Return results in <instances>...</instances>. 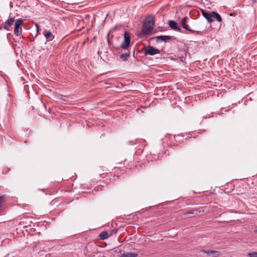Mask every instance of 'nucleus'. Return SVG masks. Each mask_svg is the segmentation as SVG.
<instances>
[{
    "mask_svg": "<svg viewBox=\"0 0 257 257\" xmlns=\"http://www.w3.org/2000/svg\"><path fill=\"white\" fill-rule=\"evenodd\" d=\"M23 20L21 19H17L15 22L14 29V34L15 35L18 36L20 35V32L22 31L21 28H20V26L23 24Z\"/></svg>",
    "mask_w": 257,
    "mask_h": 257,
    "instance_id": "nucleus-2",
    "label": "nucleus"
},
{
    "mask_svg": "<svg viewBox=\"0 0 257 257\" xmlns=\"http://www.w3.org/2000/svg\"><path fill=\"white\" fill-rule=\"evenodd\" d=\"M186 214H197V210H193V211H187V212L185 213Z\"/></svg>",
    "mask_w": 257,
    "mask_h": 257,
    "instance_id": "nucleus-17",
    "label": "nucleus"
},
{
    "mask_svg": "<svg viewBox=\"0 0 257 257\" xmlns=\"http://www.w3.org/2000/svg\"><path fill=\"white\" fill-rule=\"evenodd\" d=\"M160 53L159 49L152 46H149L145 50V54L150 55H154Z\"/></svg>",
    "mask_w": 257,
    "mask_h": 257,
    "instance_id": "nucleus-4",
    "label": "nucleus"
},
{
    "mask_svg": "<svg viewBox=\"0 0 257 257\" xmlns=\"http://www.w3.org/2000/svg\"><path fill=\"white\" fill-rule=\"evenodd\" d=\"M3 199V196H0V204L2 203Z\"/></svg>",
    "mask_w": 257,
    "mask_h": 257,
    "instance_id": "nucleus-19",
    "label": "nucleus"
},
{
    "mask_svg": "<svg viewBox=\"0 0 257 257\" xmlns=\"http://www.w3.org/2000/svg\"><path fill=\"white\" fill-rule=\"evenodd\" d=\"M185 29H186V30H187L188 31H189V32H190L191 33H195L196 34H198V35H201L202 34V32L201 31H194V30H191L189 26L186 24V25L184 26V27H183Z\"/></svg>",
    "mask_w": 257,
    "mask_h": 257,
    "instance_id": "nucleus-10",
    "label": "nucleus"
},
{
    "mask_svg": "<svg viewBox=\"0 0 257 257\" xmlns=\"http://www.w3.org/2000/svg\"><path fill=\"white\" fill-rule=\"evenodd\" d=\"M212 19L213 20L214 19L216 20L217 21L220 22L222 21L221 17L216 12H212Z\"/></svg>",
    "mask_w": 257,
    "mask_h": 257,
    "instance_id": "nucleus-12",
    "label": "nucleus"
},
{
    "mask_svg": "<svg viewBox=\"0 0 257 257\" xmlns=\"http://www.w3.org/2000/svg\"><path fill=\"white\" fill-rule=\"evenodd\" d=\"M44 34L47 41H52L54 38L52 33L50 31H46L44 32Z\"/></svg>",
    "mask_w": 257,
    "mask_h": 257,
    "instance_id": "nucleus-9",
    "label": "nucleus"
},
{
    "mask_svg": "<svg viewBox=\"0 0 257 257\" xmlns=\"http://www.w3.org/2000/svg\"><path fill=\"white\" fill-rule=\"evenodd\" d=\"M169 26L174 30H177L180 32L183 33L181 29L178 26V24L173 20H170L168 22Z\"/></svg>",
    "mask_w": 257,
    "mask_h": 257,
    "instance_id": "nucleus-5",
    "label": "nucleus"
},
{
    "mask_svg": "<svg viewBox=\"0 0 257 257\" xmlns=\"http://www.w3.org/2000/svg\"><path fill=\"white\" fill-rule=\"evenodd\" d=\"M202 15L207 20L208 22L211 23L213 21V19H212V12L210 13H208L202 10Z\"/></svg>",
    "mask_w": 257,
    "mask_h": 257,
    "instance_id": "nucleus-7",
    "label": "nucleus"
},
{
    "mask_svg": "<svg viewBox=\"0 0 257 257\" xmlns=\"http://www.w3.org/2000/svg\"><path fill=\"white\" fill-rule=\"evenodd\" d=\"M154 17L150 15L147 17L146 21L144 22L142 27V32L145 35H150L154 28L155 22Z\"/></svg>",
    "mask_w": 257,
    "mask_h": 257,
    "instance_id": "nucleus-1",
    "label": "nucleus"
},
{
    "mask_svg": "<svg viewBox=\"0 0 257 257\" xmlns=\"http://www.w3.org/2000/svg\"><path fill=\"white\" fill-rule=\"evenodd\" d=\"M247 255L249 257H257V252H248Z\"/></svg>",
    "mask_w": 257,
    "mask_h": 257,
    "instance_id": "nucleus-16",
    "label": "nucleus"
},
{
    "mask_svg": "<svg viewBox=\"0 0 257 257\" xmlns=\"http://www.w3.org/2000/svg\"><path fill=\"white\" fill-rule=\"evenodd\" d=\"M137 253L127 252L121 254L120 257H137Z\"/></svg>",
    "mask_w": 257,
    "mask_h": 257,
    "instance_id": "nucleus-13",
    "label": "nucleus"
},
{
    "mask_svg": "<svg viewBox=\"0 0 257 257\" xmlns=\"http://www.w3.org/2000/svg\"><path fill=\"white\" fill-rule=\"evenodd\" d=\"M129 56V54L125 53L121 55L120 57L123 60H125L127 57Z\"/></svg>",
    "mask_w": 257,
    "mask_h": 257,
    "instance_id": "nucleus-18",
    "label": "nucleus"
},
{
    "mask_svg": "<svg viewBox=\"0 0 257 257\" xmlns=\"http://www.w3.org/2000/svg\"><path fill=\"white\" fill-rule=\"evenodd\" d=\"M204 253L208 254H214V257H217L219 255V252L212 250H205L203 251Z\"/></svg>",
    "mask_w": 257,
    "mask_h": 257,
    "instance_id": "nucleus-11",
    "label": "nucleus"
},
{
    "mask_svg": "<svg viewBox=\"0 0 257 257\" xmlns=\"http://www.w3.org/2000/svg\"><path fill=\"white\" fill-rule=\"evenodd\" d=\"M131 42L130 36L128 32H126L124 34V40L121 45V48L124 49H127Z\"/></svg>",
    "mask_w": 257,
    "mask_h": 257,
    "instance_id": "nucleus-3",
    "label": "nucleus"
},
{
    "mask_svg": "<svg viewBox=\"0 0 257 257\" xmlns=\"http://www.w3.org/2000/svg\"><path fill=\"white\" fill-rule=\"evenodd\" d=\"M155 39L157 42L160 43L162 41H166L167 40H171L172 39V37L169 36H159L156 37Z\"/></svg>",
    "mask_w": 257,
    "mask_h": 257,
    "instance_id": "nucleus-8",
    "label": "nucleus"
},
{
    "mask_svg": "<svg viewBox=\"0 0 257 257\" xmlns=\"http://www.w3.org/2000/svg\"><path fill=\"white\" fill-rule=\"evenodd\" d=\"M15 21V17L10 16L8 19L5 22L4 28L5 30H9L8 27L12 26Z\"/></svg>",
    "mask_w": 257,
    "mask_h": 257,
    "instance_id": "nucleus-6",
    "label": "nucleus"
},
{
    "mask_svg": "<svg viewBox=\"0 0 257 257\" xmlns=\"http://www.w3.org/2000/svg\"><path fill=\"white\" fill-rule=\"evenodd\" d=\"M189 18L187 17L183 18L181 20V25L182 27L186 25L187 20H188Z\"/></svg>",
    "mask_w": 257,
    "mask_h": 257,
    "instance_id": "nucleus-15",
    "label": "nucleus"
},
{
    "mask_svg": "<svg viewBox=\"0 0 257 257\" xmlns=\"http://www.w3.org/2000/svg\"><path fill=\"white\" fill-rule=\"evenodd\" d=\"M99 236L100 239L104 240L107 238L109 236V235L107 231H102L99 234Z\"/></svg>",
    "mask_w": 257,
    "mask_h": 257,
    "instance_id": "nucleus-14",
    "label": "nucleus"
}]
</instances>
